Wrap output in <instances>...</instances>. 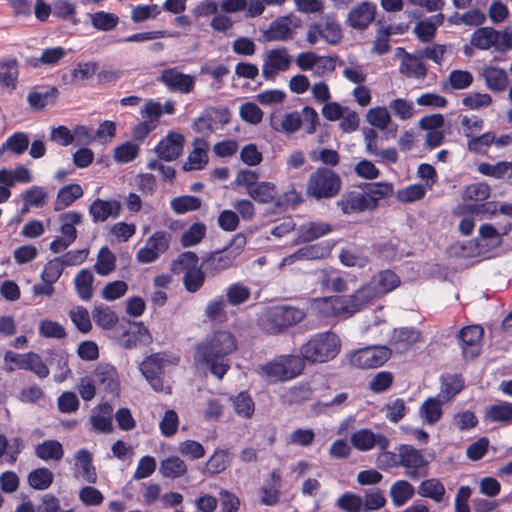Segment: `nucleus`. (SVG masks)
Here are the masks:
<instances>
[{
    "instance_id": "nucleus-52",
    "label": "nucleus",
    "mask_w": 512,
    "mask_h": 512,
    "mask_svg": "<svg viewBox=\"0 0 512 512\" xmlns=\"http://www.w3.org/2000/svg\"><path fill=\"white\" fill-rule=\"evenodd\" d=\"M75 459L81 466L82 477L89 483H95L97 477L91 453L86 449H80L76 452Z\"/></svg>"
},
{
    "instance_id": "nucleus-8",
    "label": "nucleus",
    "mask_w": 512,
    "mask_h": 512,
    "mask_svg": "<svg viewBox=\"0 0 512 512\" xmlns=\"http://www.w3.org/2000/svg\"><path fill=\"white\" fill-rule=\"evenodd\" d=\"M502 238L492 224H483L479 228V237L468 242L469 251L463 252L465 256L484 255L492 249L500 246Z\"/></svg>"
},
{
    "instance_id": "nucleus-35",
    "label": "nucleus",
    "mask_w": 512,
    "mask_h": 512,
    "mask_svg": "<svg viewBox=\"0 0 512 512\" xmlns=\"http://www.w3.org/2000/svg\"><path fill=\"white\" fill-rule=\"evenodd\" d=\"M248 195L258 203H272L277 195L276 185L268 181L258 182L254 187L249 189Z\"/></svg>"
},
{
    "instance_id": "nucleus-26",
    "label": "nucleus",
    "mask_w": 512,
    "mask_h": 512,
    "mask_svg": "<svg viewBox=\"0 0 512 512\" xmlns=\"http://www.w3.org/2000/svg\"><path fill=\"white\" fill-rule=\"evenodd\" d=\"M332 231V226L325 222H308L298 228L296 243L314 241Z\"/></svg>"
},
{
    "instance_id": "nucleus-56",
    "label": "nucleus",
    "mask_w": 512,
    "mask_h": 512,
    "mask_svg": "<svg viewBox=\"0 0 512 512\" xmlns=\"http://www.w3.org/2000/svg\"><path fill=\"white\" fill-rule=\"evenodd\" d=\"M251 295L249 287L242 283L231 284L226 290L227 302L232 306L246 302Z\"/></svg>"
},
{
    "instance_id": "nucleus-40",
    "label": "nucleus",
    "mask_w": 512,
    "mask_h": 512,
    "mask_svg": "<svg viewBox=\"0 0 512 512\" xmlns=\"http://www.w3.org/2000/svg\"><path fill=\"white\" fill-rule=\"evenodd\" d=\"M159 472L165 478H179L186 474V463L177 456H170L161 461Z\"/></svg>"
},
{
    "instance_id": "nucleus-12",
    "label": "nucleus",
    "mask_w": 512,
    "mask_h": 512,
    "mask_svg": "<svg viewBox=\"0 0 512 512\" xmlns=\"http://www.w3.org/2000/svg\"><path fill=\"white\" fill-rule=\"evenodd\" d=\"M158 81L163 83L170 91L190 93L195 86V78L180 72L176 67L162 70Z\"/></svg>"
},
{
    "instance_id": "nucleus-50",
    "label": "nucleus",
    "mask_w": 512,
    "mask_h": 512,
    "mask_svg": "<svg viewBox=\"0 0 512 512\" xmlns=\"http://www.w3.org/2000/svg\"><path fill=\"white\" fill-rule=\"evenodd\" d=\"M206 273L202 266L186 271L183 276L185 289L190 293L199 291L204 284Z\"/></svg>"
},
{
    "instance_id": "nucleus-13",
    "label": "nucleus",
    "mask_w": 512,
    "mask_h": 512,
    "mask_svg": "<svg viewBox=\"0 0 512 512\" xmlns=\"http://www.w3.org/2000/svg\"><path fill=\"white\" fill-rule=\"evenodd\" d=\"M350 441L359 451H369L374 447H378L379 450H386L390 445V441L385 435L374 433L367 428L354 432Z\"/></svg>"
},
{
    "instance_id": "nucleus-28",
    "label": "nucleus",
    "mask_w": 512,
    "mask_h": 512,
    "mask_svg": "<svg viewBox=\"0 0 512 512\" xmlns=\"http://www.w3.org/2000/svg\"><path fill=\"white\" fill-rule=\"evenodd\" d=\"M397 451L399 452L400 466L405 468H424L428 466V461L422 453L412 445L401 444Z\"/></svg>"
},
{
    "instance_id": "nucleus-41",
    "label": "nucleus",
    "mask_w": 512,
    "mask_h": 512,
    "mask_svg": "<svg viewBox=\"0 0 512 512\" xmlns=\"http://www.w3.org/2000/svg\"><path fill=\"white\" fill-rule=\"evenodd\" d=\"M35 455L44 461H59L64 455V450L59 441L45 440L35 447Z\"/></svg>"
},
{
    "instance_id": "nucleus-43",
    "label": "nucleus",
    "mask_w": 512,
    "mask_h": 512,
    "mask_svg": "<svg viewBox=\"0 0 512 512\" xmlns=\"http://www.w3.org/2000/svg\"><path fill=\"white\" fill-rule=\"evenodd\" d=\"M29 137L24 132H15L10 135L0 147V155L4 151H11L16 155H22L29 147Z\"/></svg>"
},
{
    "instance_id": "nucleus-23",
    "label": "nucleus",
    "mask_w": 512,
    "mask_h": 512,
    "mask_svg": "<svg viewBox=\"0 0 512 512\" xmlns=\"http://www.w3.org/2000/svg\"><path fill=\"white\" fill-rule=\"evenodd\" d=\"M59 91L56 87H37L29 92L27 101L35 110H42L56 102Z\"/></svg>"
},
{
    "instance_id": "nucleus-22",
    "label": "nucleus",
    "mask_w": 512,
    "mask_h": 512,
    "mask_svg": "<svg viewBox=\"0 0 512 512\" xmlns=\"http://www.w3.org/2000/svg\"><path fill=\"white\" fill-rule=\"evenodd\" d=\"M331 250L332 245L327 241L315 243L299 248L293 254L289 255L286 260L293 262L296 260L324 259L330 255Z\"/></svg>"
},
{
    "instance_id": "nucleus-34",
    "label": "nucleus",
    "mask_w": 512,
    "mask_h": 512,
    "mask_svg": "<svg viewBox=\"0 0 512 512\" xmlns=\"http://www.w3.org/2000/svg\"><path fill=\"white\" fill-rule=\"evenodd\" d=\"M93 273L89 269L80 270L75 278L74 285L79 298L89 301L93 296Z\"/></svg>"
},
{
    "instance_id": "nucleus-10",
    "label": "nucleus",
    "mask_w": 512,
    "mask_h": 512,
    "mask_svg": "<svg viewBox=\"0 0 512 512\" xmlns=\"http://www.w3.org/2000/svg\"><path fill=\"white\" fill-rule=\"evenodd\" d=\"M483 334L484 330L480 325H469L457 332L456 339L464 358L473 359L480 354V342Z\"/></svg>"
},
{
    "instance_id": "nucleus-1",
    "label": "nucleus",
    "mask_w": 512,
    "mask_h": 512,
    "mask_svg": "<svg viewBox=\"0 0 512 512\" xmlns=\"http://www.w3.org/2000/svg\"><path fill=\"white\" fill-rule=\"evenodd\" d=\"M236 348L234 335L229 331L219 330L207 335L197 345L195 358L205 364L211 374L222 379L230 368L227 356Z\"/></svg>"
},
{
    "instance_id": "nucleus-31",
    "label": "nucleus",
    "mask_w": 512,
    "mask_h": 512,
    "mask_svg": "<svg viewBox=\"0 0 512 512\" xmlns=\"http://www.w3.org/2000/svg\"><path fill=\"white\" fill-rule=\"evenodd\" d=\"M194 149L188 156V162L183 165V170L192 169L201 170L208 162L206 153L207 142L204 139H195L193 142Z\"/></svg>"
},
{
    "instance_id": "nucleus-36",
    "label": "nucleus",
    "mask_w": 512,
    "mask_h": 512,
    "mask_svg": "<svg viewBox=\"0 0 512 512\" xmlns=\"http://www.w3.org/2000/svg\"><path fill=\"white\" fill-rule=\"evenodd\" d=\"M414 494V487L406 480H398L390 487V497L396 507L405 505Z\"/></svg>"
},
{
    "instance_id": "nucleus-48",
    "label": "nucleus",
    "mask_w": 512,
    "mask_h": 512,
    "mask_svg": "<svg viewBox=\"0 0 512 512\" xmlns=\"http://www.w3.org/2000/svg\"><path fill=\"white\" fill-rule=\"evenodd\" d=\"M92 316L96 325L106 330L113 328L118 322L116 313L103 304L94 307Z\"/></svg>"
},
{
    "instance_id": "nucleus-9",
    "label": "nucleus",
    "mask_w": 512,
    "mask_h": 512,
    "mask_svg": "<svg viewBox=\"0 0 512 512\" xmlns=\"http://www.w3.org/2000/svg\"><path fill=\"white\" fill-rule=\"evenodd\" d=\"M300 25L301 19L293 14L279 17L272 21L269 28L263 32V40L273 42L292 39L293 30Z\"/></svg>"
},
{
    "instance_id": "nucleus-6",
    "label": "nucleus",
    "mask_w": 512,
    "mask_h": 512,
    "mask_svg": "<svg viewBox=\"0 0 512 512\" xmlns=\"http://www.w3.org/2000/svg\"><path fill=\"white\" fill-rule=\"evenodd\" d=\"M293 61L288 49L284 46L267 50L264 53L262 76L265 80L274 81L280 72L287 71Z\"/></svg>"
},
{
    "instance_id": "nucleus-39",
    "label": "nucleus",
    "mask_w": 512,
    "mask_h": 512,
    "mask_svg": "<svg viewBox=\"0 0 512 512\" xmlns=\"http://www.w3.org/2000/svg\"><path fill=\"white\" fill-rule=\"evenodd\" d=\"M302 119L298 112H291L284 115L281 121H277L275 117H271L270 126L276 132H283L286 134L295 133L300 129Z\"/></svg>"
},
{
    "instance_id": "nucleus-7",
    "label": "nucleus",
    "mask_w": 512,
    "mask_h": 512,
    "mask_svg": "<svg viewBox=\"0 0 512 512\" xmlns=\"http://www.w3.org/2000/svg\"><path fill=\"white\" fill-rule=\"evenodd\" d=\"M390 357L386 346H368L355 351L350 357L351 366L359 369H372L382 366Z\"/></svg>"
},
{
    "instance_id": "nucleus-18",
    "label": "nucleus",
    "mask_w": 512,
    "mask_h": 512,
    "mask_svg": "<svg viewBox=\"0 0 512 512\" xmlns=\"http://www.w3.org/2000/svg\"><path fill=\"white\" fill-rule=\"evenodd\" d=\"M183 144L184 137L181 134L170 132L157 144L155 151L157 152L160 159L165 161H173L180 156L183 149Z\"/></svg>"
},
{
    "instance_id": "nucleus-4",
    "label": "nucleus",
    "mask_w": 512,
    "mask_h": 512,
    "mask_svg": "<svg viewBox=\"0 0 512 512\" xmlns=\"http://www.w3.org/2000/svg\"><path fill=\"white\" fill-rule=\"evenodd\" d=\"M307 316L304 309L290 305H278L272 307L263 322L264 330L269 334H279L286 328L303 321Z\"/></svg>"
},
{
    "instance_id": "nucleus-17",
    "label": "nucleus",
    "mask_w": 512,
    "mask_h": 512,
    "mask_svg": "<svg viewBox=\"0 0 512 512\" xmlns=\"http://www.w3.org/2000/svg\"><path fill=\"white\" fill-rule=\"evenodd\" d=\"M419 330L415 328H399L394 329L390 339V354L393 352L403 354L410 350L413 345L419 341Z\"/></svg>"
},
{
    "instance_id": "nucleus-44",
    "label": "nucleus",
    "mask_w": 512,
    "mask_h": 512,
    "mask_svg": "<svg viewBox=\"0 0 512 512\" xmlns=\"http://www.w3.org/2000/svg\"><path fill=\"white\" fill-rule=\"evenodd\" d=\"M230 464V452L228 450H216L206 462L203 473L215 475L223 472Z\"/></svg>"
},
{
    "instance_id": "nucleus-37",
    "label": "nucleus",
    "mask_w": 512,
    "mask_h": 512,
    "mask_svg": "<svg viewBox=\"0 0 512 512\" xmlns=\"http://www.w3.org/2000/svg\"><path fill=\"white\" fill-rule=\"evenodd\" d=\"M442 414V402L437 397H429L419 409V415L429 425L436 424L441 419Z\"/></svg>"
},
{
    "instance_id": "nucleus-3",
    "label": "nucleus",
    "mask_w": 512,
    "mask_h": 512,
    "mask_svg": "<svg viewBox=\"0 0 512 512\" xmlns=\"http://www.w3.org/2000/svg\"><path fill=\"white\" fill-rule=\"evenodd\" d=\"M342 186L340 176L330 168L318 167L306 184V195L316 200L333 198Z\"/></svg>"
},
{
    "instance_id": "nucleus-55",
    "label": "nucleus",
    "mask_w": 512,
    "mask_h": 512,
    "mask_svg": "<svg viewBox=\"0 0 512 512\" xmlns=\"http://www.w3.org/2000/svg\"><path fill=\"white\" fill-rule=\"evenodd\" d=\"M1 68H4V72H0L1 78L0 83L10 90L16 88L18 78V65L16 59H10L4 62H0Z\"/></svg>"
},
{
    "instance_id": "nucleus-51",
    "label": "nucleus",
    "mask_w": 512,
    "mask_h": 512,
    "mask_svg": "<svg viewBox=\"0 0 512 512\" xmlns=\"http://www.w3.org/2000/svg\"><path fill=\"white\" fill-rule=\"evenodd\" d=\"M65 56L66 50L62 47L47 48L42 52L39 58H32L28 60V63L33 67H38L41 64L54 65Z\"/></svg>"
},
{
    "instance_id": "nucleus-30",
    "label": "nucleus",
    "mask_w": 512,
    "mask_h": 512,
    "mask_svg": "<svg viewBox=\"0 0 512 512\" xmlns=\"http://www.w3.org/2000/svg\"><path fill=\"white\" fill-rule=\"evenodd\" d=\"M499 37L500 32L496 29L481 27L473 32L470 43L480 50H487L497 44Z\"/></svg>"
},
{
    "instance_id": "nucleus-60",
    "label": "nucleus",
    "mask_w": 512,
    "mask_h": 512,
    "mask_svg": "<svg viewBox=\"0 0 512 512\" xmlns=\"http://www.w3.org/2000/svg\"><path fill=\"white\" fill-rule=\"evenodd\" d=\"M510 170V164L507 161H499L495 165L482 162L478 164L477 171L485 176L502 179Z\"/></svg>"
},
{
    "instance_id": "nucleus-15",
    "label": "nucleus",
    "mask_w": 512,
    "mask_h": 512,
    "mask_svg": "<svg viewBox=\"0 0 512 512\" xmlns=\"http://www.w3.org/2000/svg\"><path fill=\"white\" fill-rule=\"evenodd\" d=\"M234 255H230L224 248L206 254L202 257V267L211 276L234 266Z\"/></svg>"
},
{
    "instance_id": "nucleus-38",
    "label": "nucleus",
    "mask_w": 512,
    "mask_h": 512,
    "mask_svg": "<svg viewBox=\"0 0 512 512\" xmlns=\"http://www.w3.org/2000/svg\"><path fill=\"white\" fill-rule=\"evenodd\" d=\"M321 38L330 45H337L343 38L341 26L331 15L324 17V23H320Z\"/></svg>"
},
{
    "instance_id": "nucleus-32",
    "label": "nucleus",
    "mask_w": 512,
    "mask_h": 512,
    "mask_svg": "<svg viewBox=\"0 0 512 512\" xmlns=\"http://www.w3.org/2000/svg\"><path fill=\"white\" fill-rule=\"evenodd\" d=\"M421 59L419 53H405V59L401 61L399 72L418 79L424 78L427 75V68Z\"/></svg>"
},
{
    "instance_id": "nucleus-29",
    "label": "nucleus",
    "mask_w": 512,
    "mask_h": 512,
    "mask_svg": "<svg viewBox=\"0 0 512 512\" xmlns=\"http://www.w3.org/2000/svg\"><path fill=\"white\" fill-rule=\"evenodd\" d=\"M311 309L322 317L343 314L340 297L316 298L311 301Z\"/></svg>"
},
{
    "instance_id": "nucleus-45",
    "label": "nucleus",
    "mask_w": 512,
    "mask_h": 512,
    "mask_svg": "<svg viewBox=\"0 0 512 512\" xmlns=\"http://www.w3.org/2000/svg\"><path fill=\"white\" fill-rule=\"evenodd\" d=\"M202 200L193 195H182L170 201V207L174 213L181 215L201 208Z\"/></svg>"
},
{
    "instance_id": "nucleus-47",
    "label": "nucleus",
    "mask_w": 512,
    "mask_h": 512,
    "mask_svg": "<svg viewBox=\"0 0 512 512\" xmlns=\"http://www.w3.org/2000/svg\"><path fill=\"white\" fill-rule=\"evenodd\" d=\"M206 233V225L203 222H195L181 235L180 243L184 248L195 246L205 238Z\"/></svg>"
},
{
    "instance_id": "nucleus-64",
    "label": "nucleus",
    "mask_w": 512,
    "mask_h": 512,
    "mask_svg": "<svg viewBox=\"0 0 512 512\" xmlns=\"http://www.w3.org/2000/svg\"><path fill=\"white\" fill-rule=\"evenodd\" d=\"M487 417L493 422L512 421V404L502 402L492 405L487 412Z\"/></svg>"
},
{
    "instance_id": "nucleus-16",
    "label": "nucleus",
    "mask_w": 512,
    "mask_h": 512,
    "mask_svg": "<svg viewBox=\"0 0 512 512\" xmlns=\"http://www.w3.org/2000/svg\"><path fill=\"white\" fill-rule=\"evenodd\" d=\"M343 214L359 213L370 210L361 186L358 189L345 191L336 202Z\"/></svg>"
},
{
    "instance_id": "nucleus-54",
    "label": "nucleus",
    "mask_w": 512,
    "mask_h": 512,
    "mask_svg": "<svg viewBox=\"0 0 512 512\" xmlns=\"http://www.w3.org/2000/svg\"><path fill=\"white\" fill-rule=\"evenodd\" d=\"M90 17L93 27L101 31L113 30L119 21L117 15L105 11H98L90 14Z\"/></svg>"
},
{
    "instance_id": "nucleus-21",
    "label": "nucleus",
    "mask_w": 512,
    "mask_h": 512,
    "mask_svg": "<svg viewBox=\"0 0 512 512\" xmlns=\"http://www.w3.org/2000/svg\"><path fill=\"white\" fill-rule=\"evenodd\" d=\"M373 299L374 297L364 284L354 294L349 296H340V301L343 306V314L353 315L361 311Z\"/></svg>"
},
{
    "instance_id": "nucleus-20",
    "label": "nucleus",
    "mask_w": 512,
    "mask_h": 512,
    "mask_svg": "<svg viewBox=\"0 0 512 512\" xmlns=\"http://www.w3.org/2000/svg\"><path fill=\"white\" fill-rule=\"evenodd\" d=\"M121 211V203L115 199L102 200L97 198L89 207V213L95 223L104 222L109 217L116 218Z\"/></svg>"
},
{
    "instance_id": "nucleus-11",
    "label": "nucleus",
    "mask_w": 512,
    "mask_h": 512,
    "mask_svg": "<svg viewBox=\"0 0 512 512\" xmlns=\"http://www.w3.org/2000/svg\"><path fill=\"white\" fill-rule=\"evenodd\" d=\"M117 341L122 348L133 349L140 345H149L152 342V335L143 322H129L128 329L122 332Z\"/></svg>"
},
{
    "instance_id": "nucleus-24",
    "label": "nucleus",
    "mask_w": 512,
    "mask_h": 512,
    "mask_svg": "<svg viewBox=\"0 0 512 512\" xmlns=\"http://www.w3.org/2000/svg\"><path fill=\"white\" fill-rule=\"evenodd\" d=\"M360 186L363 193H365L370 210L378 207L380 199L387 198L393 194V186L389 183H364Z\"/></svg>"
},
{
    "instance_id": "nucleus-61",
    "label": "nucleus",
    "mask_w": 512,
    "mask_h": 512,
    "mask_svg": "<svg viewBox=\"0 0 512 512\" xmlns=\"http://www.w3.org/2000/svg\"><path fill=\"white\" fill-rule=\"evenodd\" d=\"M281 358L286 372V379L288 380L301 374L305 367L304 362L306 359L302 355H284Z\"/></svg>"
},
{
    "instance_id": "nucleus-58",
    "label": "nucleus",
    "mask_w": 512,
    "mask_h": 512,
    "mask_svg": "<svg viewBox=\"0 0 512 512\" xmlns=\"http://www.w3.org/2000/svg\"><path fill=\"white\" fill-rule=\"evenodd\" d=\"M270 477L271 484L265 485L261 488L263 494L261 497V503L268 506L275 505L279 501L277 487L281 481L280 476L275 471L270 474Z\"/></svg>"
},
{
    "instance_id": "nucleus-62",
    "label": "nucleus",
    "mask_w": 512,
    "mask_h": 512,
    "mask_svg": "<svg viewBox=\"0 0 512 512\" xmlns=\"http://www.w3.org/2000/svg\"><path fill=\"white\" fill-rule=\"evenodd\" d=\"M336 506L346 512H361L363 499L355 493L346 492L337 499Z\"/></svg>"
},
{
    "instance_id": "nucleus-14",
    "label": "nucleus",
    "mask_w": 512,
    "mask_h": 512,
    "mask_svg": "<svg viewBox=\"0 0 512 512\" xmlns=\"http://www.w3.org/2000/svg\"><path fill=\"white\" fill-rule=\"evenodd\" d=\"M399 284V277L392 270L386 269L375 274L365 285L376 299L391 292Z\"/></svg>"
},
{
    "instance_id": "nucleus-5",
    "label": "nucleus",
    "mask_w": 512,
    "mask_h": 512,
    "mask_svg": "<svg viewBox=\"0 0 512 512\" xmlns=\"http://www.w3.org/2000/svg\"><path fill=\"white\" fill-rule=\"evenodd\" d=\"M178 357L172 356L169 352H157L144 358L140 363V371L156 392L164 389L163 376L166 366L177 365Z\"/></svg>"
},
{
    "instance_id": "nucleus-57",
    "label": "nucleus",
    "mask_w": 512,
    "mask_h": 512,
    "mask_svg": "<svg viewBox=\"0 0 512 512\" xmlns=\"http://www.w3.org/2000/svg\"><path fill=\"white\" fill-rule=\"evenodd\" d=\"M494 141V132H486L480 136H472L468 139L467 149L475 154H485L486 148L490 147Z\"/></svg>"
},
{
    "instance_id": "nucleus-49",
    "label": "nucleus",
    "mask_w": 512,
    "mask_h": 512,
    "mask_svg": "<svg viewBox=\"0 0 512 512\" xmlns=\"http://www.w3.org/2000/svg\"><path fill=\"white\" fill-rule=\"evenodd\" d=\"M418 493L423 497L431 498L436 502H441L445 493V488L439 480L431 478L424 480L420 484Z\"/></svg>"
},
{
    "instance_id": "nucleus-25",
    "label": "nucleus",
    "mask_w": 512,
    "mask_h": 512,
    "mask_svg": "<svg viewBox=\"0 0 512 512\" xmlns=\"http://www.w3.org/2000/svg\"><path fill=\"white\" fill-rule=\"evenodd\" d=\"M481 75L487 88L493 92H503L509 86L508 74L502 68L489 66L483 69Z\"/></svg>"
},
{
    "instance_id": "nucleus-33",
    "label": "nucleus",
    "mask_w": 512,
    "mask_h": 512,
    "mask_svg": "<svg viewBox=\"0 0 512 512\" xmlns=\"http://www.w3.org/2000/svg\"><path fill=\"white\" fill-rule=\"evenodd\" d=\"M83 196V189L79 184H68L62 187L54 203L55 211H61Z\"/></svg>"
},
{
    "instance_id": "nucleus-42",
    "label": "nucleus",
    "mask_w": 512,
    "mask_h": 512,
    "mask_svg": "<svg viewBox=\"0 0 512 512\" xmlns=\"http://www.w3.org/2000/svg\"><path fill=\"white\" fill-rule=\"evenodd\" d=\"M116 268V256L111 250L104 246L102 247L97 255L96 263L94 264V270L101 276H107L112 273Z\"/></svg>"
},
{
    "instance_id": "nucleus-53",
    "label": "nucleus",
    "mask_w": 512,
    "mask_h": 512,
    "mask_svg": "<svg viewBox=\"0 0 512 512\" xmlns=\"http://www.w3.org/2000/svg\"><path fill=\"white\" fill-rule=\"evenodd\" d=\"M199 258L195 252L186 251L181 253L171 264V271L175 274L189 271L197 267Z\"/></svg>"
},
{
    "instance_id": "nucleus-59",
    "label": "nucleus",
    "mask_w": 512,
    "mask_h": 512,
    "mask_svg": "<svg viewBox=\"0 0 512 512\" xmlns=\"http://www.w3.org/2000/svg\"><path fill=\"white\" fill-rule=\"evenodd\" d=\"M234 411L237 415L250 418L255 410L254 402L247 392H240L233 400Z\"/></svg>"
},
{
    "instance_id": "nucleus-27",
    "label": "nucleus",
    "mask_w": 512,
    "mask_h": 512,
    "mask_svg": "<svg viewBox=\"0 0 512 512\" xmlns=\"http://www.w3.org/2000/svg\"><path fill=\"white\" fill-rule=\"evenodd\" d=\"M93 382L108 392H114L118 388L117 371L109 365H99L93 372Z\"/></svg>"
},
{
    "instance_id": "nucleus-46",
    "label": "nucleus",
    "mask_w": 512,
    "mask_h": 512,
    "mask_svg": "<svg viewBox=\"0 0 512 512\" xmlns=\"http://www.w3.org/2000/svg\"><path fill=\"white\" fill-rule=\"evenodd\" d=\"M54 475L46 467L32 470L27 477L28 484L35 490H46L53 483Z\"/></svg>"
},
{
    "instance_id": "nucleus-19",
    "label": "nucleus",
    "mask_w": 512,
    "mask_h": 512,
    "mask_svg": "<svg viewBox=\"0 0 512 512\" xmlns=\"http://www.w3.org/2000/svg\"><path fill=\"white\" fill-rule=\"evenodd\" d=\"M375 14L376 5L364 1L348 13L347 22L352 28L363 30L374 20Z\"/></svg>"
},
{
    "instance_id": "nucleus-63",
    "label": "nucleus",
    "mask_w": 512,
    "mask_h": 512,
    "mask_svg": "<svg viewBox=\"0 0 512 512\" xmlns=\"http://www.w3.org/2000/svg\"><path fill=\"white\" fill-rule=\"evenodd\" d=\"M447 82L454 90H463L473 83V75L467 70H453L449 73Z\"/></svg>"
},
{
    "instance_id": "nucleus-2",
    "label": "nucleus",
    "mask_w": 512,
    "mask_h": 512,
    "mask_svg": "<svg viewBox=\"0 0 512 512\" xmlns=\"http://www.w3.org/2000/svg\"><path fill=\"white\" fill-rule=\"evenodd\" d=\"M340 341L333 332H322L312 336L300 348L301 355L310 363H324L339 352Z\"/></svg>"
}]
</instances>
